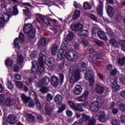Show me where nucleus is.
<instances>
[{
  "instance_id": "obj_1",
  "label": "nucleus",
  "mask_w": 125,
  "mask_h": 125,
  "mask_svg": "<svg viewBox=\"0 0 125 125\" xmlns=\"http://www.w3.org/2000/svg\"><path fill=\"white\" fill-rule=\"evenodd\" d=\"M67 39H64L61 45V49L59 51L58 57L60 59L66 58L69 61L74 62L79 59V55L74 50L69 49V41H72L74 39V34L70 32L67 36Z\"/></svg>"
},
{
  "instance_id": "obj_2",
  "label": "nucleus",
  "mask_w": 125,
  "mask_h": 125,
  "mask_svg": "<svg viewBox=\"0 0 125 125\" xmlns=\"http://www.w3.org/2000/svg\"><path fill=\"white\" fill-rule=\"evenodd\" d=\"M86 70V64L83 62H82L77 64L72 65L69 70V73L72 74L70 78V82L71 83H75L81 79V74L80 72H83Z\"/></svg>"
},
{
  "instance_id": "obj_3",
  "label": "nucleus",
  "mask_w": 125,
  "mask_h": 125,
  "mask_svg": "<svg viewBox=\"0 0 125 125\" xmlns=\"http://www.w3.org/2000/svg\"><path fill=\"white\" fill-rule=\"evenodd\" d=\"M45 52H41L39 54V62L38 64L37 61H34L32 62V67L31 68V73L32 74H42L44 72V62H45Z\"/></svg>"
},
{
  "instance_id": "obj_4",
  "label": "nucleus",
  "mask_w": 125,
  "mask_h": 125,
  "mask_svg": "<svg viewBox=\"0 0 125 125\" xmlns=\"http://www.w3.org/2000/svg\"><path fill=\"white\" fill-rule=\"evenodd\" d=\"M97 118L99 122H101V123H105V112L104 111H100L97 114L96 113L94 114L93 119L89 121L87 125H95V123Z\"/></svg>"
},
{
  "instance_id": "obj_5",
  "label": "nucleus",
  "mask_w": 125,
  "mask_h": 125,
  "mask_svg": "<svg viewBox=\"0 0 125 125\" xmlns=\"http://www.w3.org/2000/svg\"><path fill=\"white\" fill-rule=\"evenodd\" d=\"M104 101L101 97L97 98V101H95L91 104L90 109L92 112H97L100 108V106L103 104Z\"/></svg>"
},
{
  "instance_id": "obj_6",
  "label": "nucleus",
  "mask_w": 125,
  "mask_h": 125,
  "mask_svg": "<svg viewBox=\"0 0 125 125\" xmlns=\"http://www.w3.org/2000/svg\"><path fill=\"white\" fill-rule=\"evenodd\" d=\"M104 2V0H100L99 1L98 6L96 8L97 12L99 16H101V19L104 20L105 23L106 24H109L110 23V21H109V19L108 18H105L103 17V2Z\"/></svg>"
},
{
  "instance_id": "obj_7",
  "label": "nucleus",
  "mask_w": 125,
  "mask_h": 125,
  "mask_svg": "<svg viewBox=\"0 0 125 125\" xmlns=\"http://www.w3.org/2000/svg\"><path fill=\"white\" fill-rule=\"evenodd\" d=\"M23 32L25 34H29L30 38H35L36 36V29H33V25L31 24L24 25Z\"/></svg>"
},
{
  "instance_id": "obj_8",
  "label": "nucleus",
  "mask_w": 125,
  "mask_h": 125,
  "mask_svg": "<svg viewBox=\"0 0 125 125\" xmlns=\"http://www.w3.org/2000/svg\"><path fill=\"white\" fill-rule=\"evenodd\" d=\"M12 15L11 9L7 11V13H4L2 16L0 18V28L4 26V22L9 21V18Z\"/></svg>"
},
{
  "instance_id": "obj_9",
  "label": "nucleus",
  "mask_w": 125,
  "mask_h": 125,
  "mask_svg": "<svg viewBox=\"0 0 125 125\" xmlns=\"http://www.w3.org/2000/svg\"><path fill=\"white\" fill-rule=\"evenodd\" d=\"M85 77L86 79L89 80L90 85L92 86L94 84V76H93V72L91 70H87L85 74Z\"/></svg>"
},
{
  "instance_id": "obj_10",
  "label": "nucleus",
  "mask_w": 125,
  "mask_h": 125,
  "mask_svg": "<svg viewBox=\"0 0 125 125\" xmlns=\"http://www.w3.org/2000/svg\"><path fill=\"white\" fill-rule=\"evenodd\" d=\"M24 34L23 33H21L19 35V38H16L14 41V45L17 49H20V44L19 43L21 42H23L24 41Z\"/></svg>"
},
{
  "instance_id": "obj_11",
  "label": "nucleus",
  "mask_w": 125,
  "mask_h": 125,
  "mask_svg": "<svg viewBox=\"0 0 125 125\" xmlns=\"http://www.w3.org/2000/svg\"><path fill=\"white\" fill-rule=\"evenodd\" d=\"M49 78L45 77L39 81L38 83V86H39V87H42V86H43V85H47L49 83Z\"/></svg>"
},
{
  "instance_id": "obj_12",
  "label": "nucleus",
  "mask_w": 125,
  "mask_h": 125,
  "mask_svg": "<svg viewBox=\"0 0 125 125\" xmlns=\"http://www.w3.org/2000/svg\"><path fill=\"white\" fill-rule=\"evenodd\" d=\"M88 95H89V91H85L83 95L77 97V101H79V102H83V101L86 100V99L88 98Z\"/></svg>"
},
{
  "instance_id": "obj_13",
  "label": "nucleus",
  "mask_w": 125,
  "mask_h": 125,
  "mask_svg": "<svg viewBox=\"0 0 125 125\" xmlns=\"http://www.w3.org/2000/svg\"><path fill=\"white\" fill-rule=\"evenodd\" d=\"M89 34L88 30L84 29V27H83V29H82L78 33L81 39H84L85 37H88Z\"/></svg>"
},
{
  "instance_id": "obj_14",
  "label": "nucleus",
  "mask_w": 125,
  "mask_h": 125,
  "mask_svg": "<svg viewBox=\"0 0 125 125\" xmlns=\"http://www.w3.org/2000/svg\"><path fill=\"white\" fill-rule=\"evenodd\" d=\"M83 28V24L81 23H77L74 24H72L71 25V28L73 31H76L77 32H81Z\"/></svg>"
},
{
  "instance_id": "obj_15",
  "label": "nucleus",
  "mask_w": 125,
  "mask_h": 125,
  "mask_svg": "<svg viewBox=\"0 0 125 125\" xmlns=\"http://www.w3.org/2000/svg\"><path fill=\"white\" fill-rule=\"evenodd\" d=\"M83 92V87L81 85H76L73 90V93L76 95H80Z\"/></svg>"
},
{
  "instance_id": "obj_16",
  "label": "nucleus",
  "mask_w": 125,
  "mask_h": 125,
  "mask_svg": "<svg viewBox=\"0 0 125 125\" xmlns=\"http://www.w3.org/2000/svg\"><path fill=\"white\" fill-rule=\"evenodd\" d=\"M98 36L101 40H103L104 42H107V41H108L106 33L104 32L103 30H99L98 31Z\"/></svg>"
},
{
  "instance_id": "obj_17",
  "label": "nucleus",
  "mask_w": 125,
  "mask_h": 125,
  "mask_svg": "<svg viewBox=\"0 0 125 125\" xmlns=\"http://www.w3.org/2000/svg\"><path fill=\"white\" fill-rule=\"evenodd\" d=\"M25 9H23V11L24 13L25 17H27V18L24 20V21H26L27 19H30L31 18V16H32V13L29 10V8H27V7H24Z\"/></svg>"
},
{
  "instance_id": "obj_18",
  "label": "nucleus",
  "mask_w": 125,
  "mask_h": 125,
  "mask_svg": "<svg viewBox=\"0 0 125 125\" xmlns=\"http://www.w3.org/2000/svg\"><path fill=\"white\" fill-rule=\"evenodd\" d=\"M96 92L99 94H102L104 92V87L99 84H97L95 88Z\"/></svg>"
},
{
  "instance_id": "obj_19",
  "label": "nucleus",
  "mask_w": 125,
  "mask_h": 125,
  "mask_svg": "<svg viewBox=\"0 0 125 125\" xmlns=\"http://www.w3.org/2000/svg\"><path fill=\"white\" fill-rule=\"evenodd\" d=\"M107 12L108 16L113 17L115 15V9L112 6H108L107 7Z\"/></svg>"
},
{
  "instance_id": "obj_20",
  "label": "nucleus",
  "mask_w": 125,
  "mask_h": 125,
  "mask_svg": "<svg viewBox=\"0 0 125 125\" xmlns=\"http://www.w3.org/2000/svg\"><path fill=\"white\" fill-rule=\"evenodd\" d=\"M109 43L112 45V46H114V47H117L118 48H119L120 46V41L119 42H118L114 39H111L109 40Z\"/></svg>"
},
{
  "instance_id": "obj_21",
  "label": "nucleus",
  "mask_w": 125,
  "mask_h": 125,
  "mask_svg": "<svg viewBox=\"0 0 125 125\" xmlns=\"http://www.w3.org/2000/svg\"><path fill=\"white\" fill-rule=\"evenodd\" d=\"M109 43L112 45V46H114V47H117L118 48H119L120 46V41L119 42H118L114 39H111L109 40Z\"/></svg>"
},
{
  "instance_id": "obj_22",
  "label": "nucleus",
  "mask_w": 125,
  "mask_h": 125,
  "mask_svg": "<svg viewBox=\"0 0 125 125\" xmlns=\"http://www.w3.org/2000/svg\"><path fill=\"white\" fill-rule=\"evenodd\" d=\"M15 120H16V117L15 115H9L7 118V122L10 125H14L15 124Z\"/></svg>"
},
{
  "instance_id": "obj_23",
  "label": "nucleus",
  "mask_w": 125,
  "mask_h": 125,
  "mask_svg": "<svg viewBox=\"0 0 125 125\" xmlns=\"http://www.w3.org/2000/svg\"><path fill=\"white\" fill-rule=\"evenodd\" d=\"M89 120V116L83 113L82 114V118L79 120L80 125H83V122H86V121H88Z\"/></svg>"
},
{
  "instance_id": "obj_24",
  "label": "nucleus",
  "mask_w": 125,
  "mask_h": 125,
  "mask_svg": "<svg viewBox=\"0 0 125 125\" xmlns=\"http://www.w3.org/2000/svg\"><path fill=\"white\" fill-rule=\"evenodd\" d=\"M5 64L8 69H11L13 67V62L10 58H8L5 61Z\"/></svg>"
},
{
  "instance_id": "obj_25",
  "label": "nucleus",
  "mask_w": 125,
  "mask_h": 125,
  "mask_svg": "<svg viewBox=\"0 0 125 125\" xmlns=\"http://www.w3.org/2000/svg\"><path fill=\"white\" fill-rule=\"evenodd\" d=\"M58 83H59V79L58 77L55 76H53L52 77V84L53 86H57Z\"/></svg>"
},
{
  "instance_id": "obj_26",
  "label": "nucleus",
  "mask_w": 125,
  "mask_h": 125,
  "mask_svg": "<svg viewBox=\"0 0 125 125\" xmlns=\"http://www.w3.org/2000/svg\"><path fill=\"white\" fill-rule=\"evenodd\" d=\"M125 56L123 55L119 57L117 61V64L123 66L125 64Z\"/></svg>"
},
{
  "instance_id": "obj_27",
  "label": "nucleus",
  "mask_w": 125,
  "mask_h": 125,
  "mask_svg": "<svg viewBox=\"0 0 125 125\" xmlns=\"http://www.w3.org/2000/svg\"><path fill=\"white\" fill-rule=\"evenodd\" d=\"M46 64L49 68H52L55 65V61L53 58H51L49 61H46Z\"/></svg>"
},
{
  "instance_id": "obj_28",
  "label": "nucleus",
  "mask_w": 125,
  "mask_h": 125,
  "mask_svg": "<svg viewBox=\"0 0 125 125\" xmlns=\"http://www.w3.org/2000/svg\"><path fill=\"white\" fill-rule=\"evenodd\" d=\"M18 61L17 63L20 67H23V61H24V58L21 55H18Z\"/></svg>"
},
{
  "instance_id": "obj_29",
  "label": "nucleus",
  "mask_w": 125,
  "mask_h": 125,
  "mask_svg": "<svg viewBox=\"0 0 125 125\" xmlns=\"http://www.w3.org/2000/svg\"><path fill=\"white\" fill-rule=\"evenodd\" d=\"M111 86L114 90H119L120 88H121V86L118 84V82L116 81L112 83Z\"/></svg>"
},
{
  "instance_id": "obj_30",
  "label": "nucleus",
  "mask_w": 125,
  "mask_h": 125,
  "mask_svg": "<svg viewBox=\"0 0 125 125\" xmlns=\"http://www.w3.org/2000/svg\"><path fill=\"white\" fill-rule=\"evenodd\" d=\"M45 112L46 115L50 116L52 114V107L49 105H46L45 107Z\"/></svg>"
},
{
  "instance_id": "obj_31",
  "label": "nucleus",
  "mask_w": 125,
  "mask_h": 125,
  "mask_svg": "<svg viewBox=\"0 0 125 125\" xmlns=\"http://www.w3.org/2000/svg\"><path fill=\"white\" fill-rule=\"evenodd\" d=\"M33 97L36 100L35 104L37 107H38V109H40V110H41V109H42V104H41V103H40V101H39V100H38V97H37L35 93H34V94H33Z\"/></svg>"
},
{
  "instance_id": "obj_32",
  "label": "nucleus",
  "mask_w": 125,
  "mask_h": 125,
  "mask_svg": "<svg viewBox=\"0 0 125 125\" xmlns=\"http://www.w3.org/2000/svg\"><path fill=\"white\" fill-rule=\"evenodd\" d=\"M55 101L57 104H62V96L58 95L55 97Z\"/></svg>"
},
{
  "instance_id": "obj_33",
  "label": "nucleus",
  "mask_w": 125,
  "mask_h": 125,
  "mask_svg": "<svg viewBox=\"0 0 125 125\" xmlns=\"http://www.w3.org/2000/svg\"><path fill=\"white\" fill-rule=\"evenodd\" d=\"M83 8L84 9L87 10H90L92 8V5L88 2H84L83 4Z\"/></svg>"
},
{
  "instance_id": "obj_34",
  "label": "nucleus",
  "mask_w": 125,
  "mask_h": 125,
  "mask_svg": "<svg viewBox=\"0 0 125 125\" xmlns=\"http://www.w3.org/2000/svg\"><path fill=\"white\" fill-rule=\"evenodd\" d=\"M83 104H78L74 108V110L76 111H79V112H83Z\"/></svg>"
},
{
  "instance_id": "obj_35",
  "label": "nucleus",
  "mask_w": 125,
  "mask_h": 125,
  "mask_svg": "<svg viewBox=\"0 0 125 125\" xmlns=\"http://www.w3.org/2000/svg\"><path fill=\"white\" fill-rule=\"evenodd\" d=\"M3 104H5L7 106H11V105L13 104V100L11 98H8L4 102Z\"/></svg>"
},
{
  "instance_id": "obj_36",
  "label": "nucleus",
  "mask_w": 125,
  "mask_h": 125,
  "mask_svg": "<svg viewBox=\"0 0 125 125\" xmlns=\"http://www.w3.org/2000/svg\"><path fill=\"white\" fill-rule=\"evenodd\" d=\"M80 15H81V11L80 10H76L73 16V19H74V20H76V19H78V18L80 17Z\"/></svg>"
},
{
  "instance_id": "obj_37",
  "label": "nucleus",
  "mask_w": 125,
  "mask_h": 125,
  "mask_svg": "<svg viewBox=\"0 0 125 125\" xmlns=\"http://www.w3.org/2000/svg\"><path fill=\"white\" fill-rule=\"evenodd\" d=\"M99 28V27H98V25H97V24H93V27L92 28V35H94V36H95L96 34V32H97V30H98Z\"/></svg>"
},
{
  "instance_id": "obj_38",
  "label": "nucleus",
  "mask_w": 125,
  "mask_h": 125,
  "mask_svg": "<svg viewBox=\"0 0 125 125\" xmlns=\"http://www.w3.org/2000/svg\"><path fill=\"white\" fill-rule=\"evenodd\" d=\"M58 50V46H57V45L54 44L51 50V53L52 55H55L56 54V52Z\"/></svg>"
},
{
  "instance_id": "obj_39",
  "label": "nucleus",
  "mask_w": 125,
  "mask_h": 125,
  "mask_svg": "<svg viewBox=\"0 0 125 125\" xmlns=\"http://www.w3.org/2000/svg\"><path fill=\"white\" fill-rule=\"evenodd\" d=\"M119 81L121 83L125 85V76L123 74H120L119 78Z\"/></svg>"
},
{
  "instance_id": "obj_40",
  "label": "nucleus",
  "mask_w": 125,
  "mask_h": 125,
  "mask_svg": "<svg viewBox=\"0 0 125 125\" xmlns=\"http://www.w3.org/2000/svg\"><path fill=\"white\" fill-rule=\"evenodd\" d=\"M43 16L40 14H36V19L35 20V22L41 23V21L40 19H42Z\"/></svg>"
},
{
  "instance_id": "obj_41",
  "label": "nucleus",
  "mask_w": 125,
  "mask_h": 125,
  "mask_svg": "<svg viewBox=\"0 0 125 125\" xmlns=\"http://www.w3.org/2000/svg\"><path fill=\"white\" fill-rule=\"evenodd\" d=\"M106 32L108 35H109V37H110L111 38H113V37H115V33L113 32L112 30H111V28H106Z\"/></svg>"
},
{
  "instance_id": "obj_42",
  "label": "nucleus",
  "mask_w": 125,
  "mask_h": 125,
  "mask_svg": "<svg viewBox=\"0 0 125 125\" xmlns=\"http://www.w3.org/2000/svg\"><path fill=\"white\" fill-rule=\"evenodd\" d=\"M21 98L22 101H23V102H24V103L25 104H27V103H28V100L30 98L27 97V96H26V95L25 94H22L21 95Z\"/></svg>"
},
{
  "instance_id": "obj_43",
  "label": "nucleus",
  "mask_w": 125,
  "mask_h": 125,
  "mask_svg": "<svg viewBox=\"0 0 125 125\" xmlns=\"http://www.w3.org/2000/svg\"><path fill=\"white\" fill-rule=\"evenodd\" d=\"M5 99V96L3 94L0 95V105H3L4 103V100Z\"/></svg>"
},
{
  "instance_id": "obj_44",
  "label": "nucleus",
  "mask_w": 125,
  "mask_h": 125,
  "mask_svg": "<svg viewBox=\"0 0 125 125\" xmlns=\"http://www.w3.org/2000/svg\"><path fill=\"white\" fill-rule=\"evenodd\" d=\"M99 59H100V57L97 55H95L93 56L92 62H93V63H96L97 60H99Z\"/></svg>"
},
{
  "instance_id": "obj_45",
  "label": "nucleus",
  "mask_w": 125,
  "mask_h": 125,
  "mask_svg": "<svg viewBox=\"0 0 125 125\" xmlns=\"http://www.w3.org/2000/svg\"><path fill=\"white\" fill-rule=\"evenodd\" d=\"M30 56L31 57V58L32 59H34L35 58V57H36V56H37V52L36 51H33L31 52V51H30Z\"/></svg>"
},
{
  "instance_id": "obj_46",
  "label": "nucleus",
  "mask_w": 125,
  "mask_h": 125,
  "mask_svg": "<svg viewBox=\"0 0 125 125\" xmlns=\"http://www.w3.org/2000/svg\"><path fill=\"white\" fill-rule=\"evenodd\" d=\"M120 46H121L122 50H123V51H125V41H120Z\"/></svg>"
},
{
  "instance_id": "obj_47",
  "label": "nucleus",
  "mask_w": 125,
  "mask_h": 125,
  "mask_svg": "<svg viewBox=\"0 0 125 125\" xmlns=\"http://www.w3.org/2000/svg\"><path fill=\"white\" fill-rule=\"evenodd\" d=\"M16 83L18 87H19L20 88H22V87H23V85H24V83H23L21 81H17Z\"/></svg>"
},
{
  "instance_id": "obj_48",
  "label": "nucleus",
  "mask_w": 125,
  "mask_h": 125,
  "mask_svg": "<svg viewBox=\"0 0 125 125\" xmlns=\"http://www.w3.org/2000/svg\"><path fill=\"white\" fill-rule=\"evenodd\" d=\"M33 82V78H26L25 79V83L30 86L31 85V83Z\"/></svg>"
},
{
  "instance_id": "obj_49",
  "label": "nucleus",
  "mask_w": 125,
  "mask_h": 125,
  "mask_svg": "<svg viewBox=\"0 0 125 125\" xmlns=\"http://www.w3.org/2000/svg\"><path fill=\"white\" fill-rule=\"evenodd\" d=\"M27 104H28V106H29V107H34V102H33V101L30 98L28 100Z\"/></svg>"
},
{
  "instance_id": "obj_50",
  "label": "nucleus",
  "mask_w": 125,
  "mask_h": 125,
  "mask_svg": "<svg viewBox=\"0 0 125 125\" xmlns=\"http://www.w3.org/2000/svg\"><path fill=\"white\" fill-rule=\"evenodd\" d=\"M7 86L9 89H13L14 85L12 84V83L10 81H8Z\"/></svg>"
},
{
  "instance_id": "obj_51",
  "label": "nucleus",
  "mask_w": 125,
  "mask_h": 125,
  "mask_svg": "<svg viewBox=\"0 0 125 125\" xmlns=\"http://www.w3.org/2000/svg\"><path fill=\"white\" fill-rule=\"evenodd\" d=\"M13 12L14 14L15 15H17L18 13H19V11H18V9L17 8V6H14L13 7Z\"/></svg>"
},
{
  "instance_id": "obj_52",
  "label": "nucleus",
  "mask_w": 125,
  "mask_h": 125,
  "mask_svg": "<svg viewBox=\"0 0 125 125\" xmlns=\"http://www.w3.org/2000/svg\"><path fill=\"white\" fill-rule=\"evenodd\" d=\"M40 91L42 92V93H46V92H48V89L47 87L43 86L42 88L40 89Z\"/></svg>"
},
{
  "instance_id": "obj_53",
  "label": "nucleus",
  "mask_w": 125,
  "mask_h": 125,
  "mask_svg": "<svg viewBox=\"0 0 125 125\" xmlns=\"http://www.w3.org/2000/svg\"><path fill=\"white\" fill-rule=\"evenodd\" d=\"M25 117L27 119L32 120H35V117H34L32 114H31L30 113H27V114H25Z\"/></svg>"
},
{
  "instance_id": "obj_54",
  "label": "nucleus",
  "mask_w": 125,
  "mask_h": 125,
  "mask_svg": "<svg viewBox=\"0 0 125 125\" xmlns=\"http://www.w3.org/2000/svg\"><path fill=\"white\" fill-rule=\"evenodd\" d=\"M66 108V105L62 104L61 107L58 110V113H62L64 110Z\"/></svg>"
},
{
  "instance_id": "obj_55",
  "label": "nucleus",
  "mask_w": 125,
  "mask_h": 125,
  "mask_svg": "<svg viewBox=\"0 0 125 125\" xmlns=\"http://www.w3.org/2000/svg\"><path fill=\"white\" fill-rule=\"evenodd\" d=\"M97 76L98 78H99V79L101 80V81H103V82H105V77L103 75H102L101 73L98 72Z\"/></svg>"
},
{
  "instance_id": "obj_56",
  "label": "nucleus",
  "mask_w": 125,
  "mask_h": 125,
  "mask_svg": "<svg viewBox=\"0 0 125 125\" xmlns=\"http://www.w3.org/2000/svg\"><path fill=\"white\" fill-rule=\"evenodd\" d=\"M37 121L39 122V123H41V122H42L43 118H42V116L41 114H38L37 116Z\"/></svg>"
},
{
  "instance_id": "obj_57",
  "label": "nucleus",
  "mask_w": 125,
  "mask_h": 125,
  "mask_svg": "<svg viewBox=\"0 0 125 125\" xmlns=\"http://www.w3.org/2000/svg\"><path fill=\"white\" fill-rule=\"evenodd\" d=\"M89 17L91 19H92L94 21H95V22H97V18L94 15L92 14H89Z\"/></svg>"
},
{
  "instance_id": "obj_58",
  "label": "nucleus",
  "mask_w": 125,
  "mask_h": 125,
  "mask_svg": "<svg viewBox=\"0 0 125 125\" xmlns=\"http://www.w3.org/2000/svg\"><path fill=\"white\" fill-rule=\"evenodd\" d=\"M53 99V97H52V95H51V94L48 93L47 95L46 96V100H47V101H51V100H52Z\"/></svg>"
},
{
  "instance_id": "obj_59",
  "label": "nucleus",
  "mask_w": 125,
  "mask_h": 125,
  "mask_svg": "<svg viewBox=\"0 0 125 125\" xmlns=\"http://www.w3.org/2000/svg\"><path fill=\"white\" fill-rule=\"evenodd\" d=\"M68 104L69 106L71 107V108H72V109H75V107H76V105L73 102L71 101H68Z\"/></svg>"
},
{
  "instance_id": "obj_60",
  "label": "nucleus",
  "mask_w": 125,
  "mask_h": 125,
  "mask_svg": "<svg viewBox=\"0 0 125 125\" xmlns=\"http://www.w3.org/2000/svg\"><path fill=\"white\" fill-rule=\"evenodd\" d=\"M121 123H122L121 125H125V116L124 115L121 116Z\"/></svg>"
},
{
  "instance_id": "obj_61",
  "label": "nucleus",
  "mask_w": 125,
  "mask_h": 125,
  "mask_svg": "<svg viewBox=\"0 0 125 125\" xmlns=\"http://www.w3.org/2000/svg\"><path fill=\"white\" fill-rule=\"evenodd\" d=\"M66 113L68 117H72L73 116V112L70 110H67Z\"/></svg>"
},
{
  "instance_id": "obj_62",
  "label": "nucleus",
  "mask_w": 125,
  "mask_h": 125,
  "mask_svg": "<svg viewBox=\"0 0 125 125\" xmlns=\"http://www.w3.org/2000/svg\"><path fill=\"white\" fill-rule=\"evenodd\" d=\"M41 44L43 46L46 44V39H45V38H43L41 39Z\"/></svg>"
},
{
  "instance_id": "obj_63",
  "label": "nucleus",
  "mask_w": 125,
  "mask_h": 125,
  "mask_svg": "<svg viewBox=\"0 0 125 125\" xmlns=\"http://www.w3.org/2000/svg\"><path fill=\"white\" fill-rule=\"evenodd\" d=\"M74 48L75 50L78 51L80 50V44L76 43L74 45Z\"/></svg>"
},
{
  "instance_id": "obj_64",
  "label": "nucleus",
  "mask_w": 125,
  "mask_h": 125,
  "mask_svg": "<svg viewBox=\"0 0 125 125\" xmlns=\"http://www.w3.org/2000/svg\"><path fill=\"white\" fill-rule=\"evenodd\" d=\"M120 110L122 112H124V111H125V104H121L120 106Z\"/></svg>"
}]
</instances>
